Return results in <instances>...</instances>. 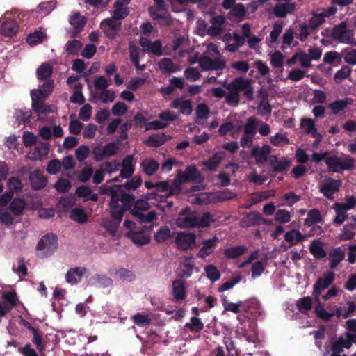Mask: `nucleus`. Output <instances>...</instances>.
<instances>
[{"mask_svg":"<svg viewBox=\"0 0 356 356\" xmlns=\"http://www.w3.org/2000/svg\"><path fill=\"white\" fill-rule=\"evenodd\" d=\"M149 202L144 200H138L134 204V208L131 210V216L138 220L140 223H150L157 218V213L155 211H149Z\"/></svg>","mask_w":356,"mask_h":356,"instance_id":"f257e3e1","label":"nucleus"},{"mask_svg":"<svg viewBox=\"0 0 356 356\" xmlns=\"http://www.w3.org/2000/svg\"><path fill=\"white\" fill-rule=\"evenodd\" d=\"M223 86L229 91H234L237 94L243 92L245 98L251 101L254 98V88L252 85V80L242 76L235 78L229 83L224 84Z\"/></svg>","mask_w":356,"mask_h":356,"instance_id":"f03ea898","label":"nucleus"},{"mask_svg":"<svg viewBox=\"0 0 356 356\" xmlns=\"http://www.w3.org/2000/svg\"><path fill=\"white\" fill-rule=\"evenodd\" d=\"M58 238L56 234L49 233L44 235L37 244V256L40 258L48 257L56 249Z\"/></svg>","mask_w":356,"mask_h":356,"instance_id":"7ed1b4c3","label":"nucleus"},{"mask_svg":"<svg viewBox=\"0 0 356 356\" xmlns=\"http://www.w3.org/2000/svg\"><path fill=\"white\" fill-rule=\"evenodd\" d=\"M330 36L340 43L356 46L354 38L355 32L352 29H347L346 22H341L338 25H335L332 29Z\"/></svg>","mask_w":356,"mask_h":356,"instance_id":"20e7f679","label":"nucleus"},{"mask_svg":"<svg viewBox=\"0 0 356 356\" xmlns=\"http://www.w3.org/2000/svg\"><path fill=\"white\" fill-rule=\"evenodd\" d=\"M325 164L330 170L334 172L351 170L354 166L353 159L350 156H347L343 161H341L337 156H328L325 159Z\"/></svg>","mask_w":356,"mask_h":356,"instance_id":"39448f33","label":"nucleus"},{"mask_svg":"<svg viewBox=\"0 0 356 356\" xmlns=\"http://www.w3.org/2000/svg\"><path fill=\"white\" fill-rule=\"evenodd\" d=\"M273 8V13L276 17L284 18L288 15L294 13L296 8V3L293 0H277Z\"/></svg>","mask_w":356,"mask_h":356,"instance_id":"423d86ee","label":"nucleus"},{"mask_svg":"<svg viewBox=\"0 0 356 356\" xmlns=\"http://www.w3.org/2000/svg\"><path fill=\"white\" fill-rule=\"evenodd\" d=\"M118 188V195L115 197L117 199V204H112L111 208H119L120 206L124 210L131 211L136 202L135 201V196L126 193L124 191H122V186H119Z\"/></svg>","mask_w":356,"mask_h":356,"instance_id":"0eeeda50","label":"nucleus"},{"mask_svg":"<svg viewBox=\"0 0 356 356\" xmlns=\"http://www.w3.org/2000/svg\"><path fill=\"white\" fill-rule=\"evenodd\" d=\"M197 218L193 213L188 207L183 209L179 216L176 220L177 227L183 229H189L197 227Z\"/></svg>","mask_w":356,"mask_h":356,"instance_id":"6e6552de","label":"nucleus"},{"mask_svg":"<svg viewBox=\"0 0 356 356\" xmlns=\"http://www.w3.org/2000/svg\"><path fill=\"white\" fill-rule=\"evenodd\" d=\"M153 225L143 226L141 228L138 227L136 230H129L127 232V237L131 241L139 246L147 245L150 241V237L144 234L145 230H152Z\"/></svg>","mask_w":356,"mask_h":356,"instance_id":"1a4fd4ad","label":"nucleus"},{"mask_svg":"<svg viewBox=\"0 0 356 356\" xmlns=\"http://www.w3.org/2000/svg\"><path fill=\"white\" fill-rule=\"evenodd\" d=\"M118 150L117 145L114 142H111L104 147H94L92 152L96 161H102L106 158L117 154Z\"/></svg>","mask_w":356,"mask_h":356,"instance_id":"9d476101","label":"nucleus"},{"mask_svg":"<svg viewBox=\"0 0 356 356\" xmlns=\"http://www.w3.org/2000/svg\"><path fill=\"white\" fill-rule=\"evenodd\" d=\"M198 63L200 67L204 71L223 70L226 67L224 60L218 58L213 59L207 56H201L198 60Z\"/></svg>","mask_w":356,"mask_h":356,"instance_id":"9b49d317","label":"nucleus"},{"mask_svg":"<svg viewBox=\"0 0 356 356\" xmlns=\"http://www.w3.org/2000/svg\"><path fill=\"white\" fill-rule=\"evenodd\" d=\"M195 238L193 233L178 232L175 242L178 249L185 251L191 248V245L195 243Z\"/></svg>","mask_w":356,"mask_h":356,"instance_id":"f8f14e48","label":"nucleus"},{"mask_svg":"<svg viewBox=\"0 0 356 356\" xmlns=\"http://www.w3.org/2000/svg\"><path fill=\"white\" fill-rule=\"evenodd\" d=\"M341 186V180H336L332 178H328L323 184H321L319 191L327 199L332 200L334 193L339 191Z\"/></svg>","mask_w":356,"mask_h":356,"instance_id":"ddd939ff","label":"nucleus"},{"mask_svg":"<svg viewBox=\"0 0 356 356\" xmlns=\"http://www.w3.org/2000/svg\"><path fill=\"white\" fill-rule=\"evenodd\" d=\"M334 273L333 272H330L325 275L324 277L318 278L316 280L313 287V294L316 297V300H318V298L321 295V292L328 288V286L334 282Z\"/></svg>","mask_w":356,"mask_h":356,"instance_id":"4468645a","label":"nucleus"},{"mask_svg":"<svg viewBox=\"0 0 356 356\" xmlns=\"http://www.w3.org/2000/svg\"><path fill=\"white\" fill-rule=\"evenodd\" d=\"M31 101H32V109L38 115L40 114H47L52 112V110L50 106H47L44 104V101L47 98L43 97L38 96L35 94H31Z\"/></svg>","mask_w":356,"mask_h":356,"instance_id":"2eb2a0df","label":"nucleus"},{"mask_svg":"<svg viewBox=\"0 0 356 356\" xmlns=\"http://www.w3.org/2000/svg\"><path fill=\"white\" fill-rule=\"evenodd\" d=\"M69 22L74 27L71 32V37L74 38L83 30L86 19L79 12H75L70 16Z\"/></svg>","mask_w":356,"mask_h":356,"instance_id":"dca6fc26","label":"nucleus"},{"mask_svg":"<svg viewBox=\"0 0 356 356\" xmlns=\"http://www.w3.org/2000/svg\"><path fill=\"white\" fill-rule=\"evenodd\" d=\"M29 182L31 188L34 190H40L47 185V179L40 170H35L30 173Z\"/></svg>","mask_w":356,"mask_h":356,"instance_id":"f3484780","label":"nucleus"},{"mask_svg":"<svg viewBox=\"0 0 356 356\" xmlns=\"http://www.w3.org/2000/svg\"><path fill=\"white\" fill-rule=\"evenodd\" d=\"M86 272L87 269L85 267L71 268L65 274V280L71 285L76 284L81 280Z\"/></svg>","mask_w":356,"mask_h":356,"instance_id":"a211bd4d","label":"nucleus"},{"mask_svg":"<svg viewBox=\"0 0 356 356\" xmlns=\"http://www.w3.org/2000/svg\"><path fill=\"white\" fill-rule=\"evenodd\" d=\"M218 238L213 236L212 238L204 240L202 241V247L200 248L197 253L199 258L204 259L211 253L213 252L216 246L217 245Z\"/></svg>","mask_w":356,"mask_h":356,"instance_id":"6ab92c4d","label":"nucleus"},{"mask_svg":"<svg viewBox=\"0 0 356 356\" xmlns=\"http://www.w3.org/2000/svg\"><path fill=\"white\" fill-rule=\"evenodd\" d=\"M247 222L246 226H256L260 225L261 224L268 225L270 223V220L264 219L262 218V216L256 211H250L247 213L245 218H243L241 221L243 222Z\"/></svg>","mask_w":356,"mask_h":356,"instance_id":"aec40b11","label":"nucleus"},{"mask_svg":"<svg viewBox=\"0 0 356 356\" xmlns=\"http://www.w3.org/2000/svg\"><path fill=\"white\" fill-rule=\"evenodd\" d=\"M225 157V153L223 152H218L210 156L207 160L202 162V165L206 168L207 170L213 172L218 168L220 163L222 162Z\"/></svg>","mask_w":356,"mask_h":356,"instance_id":"412c9836","label":"nucleus"},{"mask_svg":"<svg viewBox=\"0 0 356 356\" xmlns=\"http://www.w3.org/2000/svg\"><path fill=\"white\" fill-rule=\"evenodd\" d=\"M113 17L118 21L125 19L130 14V8L123 6L121 0H116L113 3Z\"/></svg>","mask_w":356,"mask_h":356,"instance_id":"4be33fe9","label":"nucleus"},{"mask_svg":"<svg viewBox=\"0 0 356 356\" xmlns=\"http://www.w3.org/2000/svg\"><path fill=\"white\" fill-rule=\"evenodd\" d=\"M172 294L177 301L186 298V288L185 283L181 280H175L172 282Z\"/></svg>","mask_w":356,"mask_h":356,"instance_id":"5701e85b","label":"nucleus"},{"mask_svg":"<svg viewBox=\"0 0 356 356\" xmlns=\"http://www.w3.org/2000/svg\"><path fill=\"white\" fill-rule=\"evenodd\" d=\"M88 284L106 288L113 285V280L106 275L96 274L89 279Z\"/></svg>","mask_w":356,"mask_h":356,"instance_id":"b1692460","label":"nucleus"},{"mask_svg":"<svg viewBox=\"0 0 356 356\" xmlns=\"http://www.w3.org/2000/svg\"><path fill=\"white\" fill-rule=\"evenodd\" d=\"M270 150L271 148L269 145H264L261 147H254L251 154L255 158L257 163L259 164L267 161Z\"/></svg>","mask_w":356,"mask_h":356,"instance_id":"393cba45","label":"nucleus"},{"mask_svg":"<svg viewBox=\"0 0 356 356\" xmlns=\"http://www.w3.org/2000/svg\"><path fill=\"white\" fill-rule=\"evenodd\" d=\"M19 30V26L16 20L9 19L2 22L1 26V33L7 37L15 35Z\"/></svg>","mask_w":356,"mask_h":356,"instance_id":"a878e982","label":"nucleus"},{"mask_svg":"<svg viewBox=\"0 0 356 356\" xmlns=\"http://www.w3.org/2000/svg\"><path fill=\"white\" fill-rule=\"evenodd\" d=\"M200 173L195 165L188 166L184 172L177 174V178L184 182L194 181L200 177Z\"/></svg>","mask_w":356,"mask_h":356,"instance_id":"bb28decb","label":"nucleus"},{"mask_svg":"<svg viewBox=\"0 0 356 356\" xmlns=\"http://www.w3.org/2000/svg\"><path fill=\"white\" fill-rule=\"evenodd\" d=\"M54 88V81L53 79L44 80L40 86V88L31 90V94H35L40 97L47 98L52 92Z\"/></svg>","mask_w":356,"mask_h":356,"instance_id":"cd10ccee","label":"nucleus"},{"mask_svg":"<svg viewBox=\"0 0 356 356\" xmlns=\"http://www.w3.org/2000/svg\"><path fill=\"white\" fill-rule=\"evenodd\" d=\"M2 299L3 300V301H1L3 307L8 308L9 312L17 305L18 298L15 291L3 292Z\"/></svg>","mask_w":356,"mask_h":356,"instance_id":"c85d7f7f","label":"nucleus"},{"mask_svg":"<svg viewBox=\"0 0 356 356\" xmlns=\"http://www.w3.org/2000/svg\"><path fill=\"white\" fill-rule=\"evenodd\" d=\"M32 343L35 346L38 352L44 355V350L46 348V343L44 341L43 332L38 328H35L32 332Z\"/></svg>","mask_w":356,"mask_h":356,"instance_id":"c756f323","label":"nucleus"},{"mask_svg":"<svg viewBox=\"0 0 356 356\" xmlns=\"http://www.w3.org/2000/svg\"><path fill=\"white\" fill-rule=\"evenodd\" d=\"M352 222L346 225L339 236L341 241H348L353 239L355 236L356 218L353 217Z\"/></svg>","mask_w":356,"mask_h":356,"instance_id":"7c9ffc66","label":"nucleus"},{"mask_svg":"<svg viewBox=\"0 0 356 356\" xmlns=\"http://www.w3.org/2000/svg\"><path fill=\"white\" fill-rule=\"evenodd\" d=\"M167 140L168 136L164 133L154 134L148 137L145 144L148 147H159L163 145Z\"/></svg>","mask_w":356,"mask_h":356,"instance_id":"2f4dec72","label":"nucleus"},{"mask_svg":"<svg viewBox=\"0 0 356 356\" xmlns=\"http://www.w3.org/2000/svg\"><path fill=\"white\" fill-rule=\"evenodd\" d=\"M353 99L351 98H345L341 100H335L328 104V108L332 110V113L334 115L341 111H344L348 105L353 104Z\"/></svg>","mask_w":356,"mask_h":356,"instance_id":"473e14b6","label":"nucleus"},{"mask_svg":"<svg viewBox=\"0 0 356 356\" xmlns=\"http://www.w3.org/2000/svg\"><path fill=\"white\" fill-rule=\"evenodd\" d=\"M323 222V217L318 209H312L307 213V217L304 220V225L307 227H312L315 224Z\"/></svg>","mask_w":356,"mask_h":356,"instance_id":"72a5a7b5","label":"nucleus"},{"mask_svg":"<svg viewBox=\"0 0 356 356\" xmlns=\"http://www.w3.org/2000/svg\"><path fill=\"white\" fill-rule=\"evenodd\" d=\"M25 200L19 197L14 198L9 205V209L15 216H22L24 210L25 209Z\"/></svg>","mask_w":356,"mask_h":356,"instance_id":"f704fd0d","label":"nucleus"},{"mask_svg":"<svg viewBox=\"0 0 356 356\" xmlns=\"http://www.w3.org/2000/svg\"><path fill=\"white\" fill-rule=\"evenodd\" d=\"M158 66L159 70L165 74L174 73L178 70L177 65L169 58H163L160 60L158 63Z\"/></svg>","mask_w":356,"mask_h":356,"instance_id":"c9c22d12","label":"nucleus"},{"mask_svg":"<svg viewBox=\"0 0 356 356\" xmlns=\"http://www.w3.org/2000/svg\"><path fill=\"white\" fill-rule=\"evenodd\" d=\"M247 250L248 249L245 245H237L226 248L224 254L227 259H234L244 254Z\"/></svg>","mask_w":356,"mask_h":356,"instance_id":"e433bc0d","label":"nucleus"},{"mask_svg":"<svg viewBox=\"0 0 356 356\" xmlns=\"http://www.w3.org/2000/svg\"><path fill=\"white\" fill-rule=\"evenodd\" d=\"M118 185H114L113 187L108 186L106 185H102L99 188V193L102 195H109L111 200L109 202L110 208L112 204H117V199L115 198L118 195V191L119 190Z\"/></svg>","mask_w":356,"mask_h":356,"instance_id":"4c0bfd02","label":"nucleus"},{"mask_svg":"<svg viewBox=\"0 0 356 356\" xmlns=\"http://www.w3.org/2000/svg\"><path fill=\"white\" fill-rule=\"evenodd\" d=\"M144 173L151 176L154 175L159 168V163L154 159H145L140 163Z\"/></svg>","mask_w":356,"mask_h":356,"instance_id":"58836bf2","label":"nucleus"},{"mask_svg":"<svg viewBox=\"0 0 356 356\" xmlns=\"http://www.w3.org/2000/svg\"><path fill=\"white\" fill-rule=\"evenodd\" d=\"M284 239L286 242L291 243L290 247H291L304 241L305 236H303L299 230L292 229L284 234Z\"/></svg>","mask_w":356,"mask_h":356,"instance_id":"ea45409f","label":"nucleus"},{"mask_svg":"<svg viewBox=\"0 0 356 356\" xmlns=\"http://www.w3.org/2000/svg\"><path fill=\"white\" fill-rule=\"evenodd\" d=\"M172 237L170 229L167 225L161 226L154 234V239L158 243H162Z\"/></svg>","mask_w":356,"mask_h":356,"instance_id":"a19ab883","label":"nucleus"},{"mask_svg":"<svg viewBox=\"0 0 356 356\" xmlns=\"http://www.w3.org/2000/svg\"><path fill=\"white\" fill-rule=\"evenodd\" d=\"M246 10L243 4H236L229 12L228 18L233 20L234 18H238V21H242L245 16Z\"/></svg>","mask_w":356,"mask_h":356,"instance_id":"79ce46f5","label":"nucleus"},{"mask_svg":"<svg viewBox=\"0 0 356 356\" xmlns=\"http://www.w3.org/2000/svg\"><path fill=\"white\" fill-rule=\"evenodd\" d=\"M53 72L52 67L48 63H43L37 69V77L40 81L51 79Z\"/></svg>","mask_w":356,"mask_h":356,"instance_id":"37998d69","label":"nucleus"},{"mask_svg":"<svg viewBox=\"0 0 356 356\" xmlns=\"http://www.w3.org/2000/svg\"><path fill=\"white\" fill-rule=\"evenodd\" d=\"M310 253L316 259H323L327 256L325 250L321 245L318 241H314L309 246Z\"/></svg>","mask_w":356,"mask_h":356,"instance_id":"c03bdc74","label":"nucleus"},{"mask_svg":"<svg viewBox=\"0 0 356 356\" xmlns=\"http://www.w3.org/2000/svg\"><path fill=\"white\" fill-rule=\"evenodd\" d=\"M184 183L181 179H178L177 176L176 177L175 179L174 180L172 185H170V188L168 193H166L165 197L161 196V202H163V198H168L172 195H179L181 193L182 188H181V184Z\"/></svg>","mask_w":356,"mask_h":356,"instance_id":"a18cd8bd","label":"nucleus"},{"mask_svg":"<svg viewBox=\"0 0 356 356\" xmlns=\"http://www.w3.org/2000/svg\"><path fill=\"white\" fill-rule=\"evenodd\" d=\"M261 122V121H259L254 117L249 118L244 126V134H245V135H252L254 136L257 132V127Z\"/></svg>","mask_w":356,"mask_h":356,"instance_id":"49530a36","label":"nucleus"},{"mask_svg":"<svg viewBox=\"0 0 356 356\" xmlns=\"http://www.w3.org/2000/svg\"><path fill=\"white\" fill-rule=\"evenodd\" d=\"M71 220L83 224L88 220V216L83 209L74 208L72 209L70 216Z\"/></svg>","mask_w":356,"mask_h":356,"instance_id":"de8ad7c7","label":"nucleus"},{"mask_svg":"<svg viewBox=\"0 0 356 356\" xmlns=\"http://www.w3.org/2000/svg\"><path fill=\"white\" fill-rule=\"evenodd\" d=\"M290 163V161L286 158H283L282 159L279 160L272 168V172H273V175H270L274 176L275 174L277 173L285 174L287 172Z\"/></svg>","mask_w":356,"mask_h":356,"instance_id":"09e8293b","label":"nucleus"},{"mask_svg":"<svg viewBox=\"0 0 356 356\" xmlns=\"http://www.w3.org/2000/svg\"><path fill=\"white\" fill-rule=\"evenodd\" d=\"M121 22H118L113 17L104 19L100 24L101 29H111L112 31H120L121 29Z\"/></svg>","mask_w":356,"mask_h":356,"instance_id":"8fccbe9b","label":"nucleus"},{"mask_svg":"<svg viewBox=\"0 0 356 356\" xmlns=\"http://www.w3.org/2000/svg\"><path fill=\"white\" fill-rule=\"evenodd\" d=\"M204 270L208 279L212 282H215L220 278V272L218 270L216 266L212 264L207 265L204 267Z\"/></svg>","mask_w":356,"mask_h":356,"instance_id":"3c124183","label":"nucleus"},{"mask_svg":"<svg viewBox=\"0 0 356 356\" xmlns=\"http://www.w3.org/2000/svg\"><path fill=\"white\" fill-rule=\"evenodd\" d=\"M142 184V179L140 177H134L131 179L128 180L124 184L118 185L122 186V191H131L136 190Z\"/></svg>","mask_w":356,"mask_h":356,"instance_id":"603ef678","label":"nucleus"},{"mask_svg":"<svg viewBox=\"0 0 356 356\" xmlns=\"http://www.w3.org/2000/svg\"><path fill=\"white\" fill-rule=\"evenodd\" d=\"M185 327L191 332H199L204 328V324L200 318L193 316L191 318L190 322L185 324Z\"/></svg>","mask_w":356,"mask_h":356,"instance_id":"864d4df0","label":"nucleus"},{"mask_svg":"<svg viewBox=\"0 0 356 356\" xmlns=\"http://www.w3.org/2000/svg\"><path fill=\"white\" fill-rule=\"evenodd\" d=\"M82 47L80 40L74 39L68 41L65 44V51L70 55H76Z\"/></svg>","mask_w":356,"mask_h":356,"instance_id":"5fc2aeb1","label":"nucleus"},{"mask_svg":"<svg viewBox=\"0 0 356 356\" xmlns=\"http://www.w3.org/2000/svg\"><path fill=\"white\" fill-rule=\"evenodd\" d=\"M318 301L317 305L315 307V313L316 316L325 321H328L331 319L332 317L334 316V313H329L327 312L324 308L323 305L319 302L318 300H316Z\"/></svg>","mask_w":356,"mask_h":356,"instance_id":"6e6d98bb","label":"nucleus"},{"mask_svg":"<svg viewBox=\"0 0 356 356\" xmlns=\"http://www.w3.org/2000/svg\"><path fill=\"white\" fill-rule=\"evenodd\" d=\"M214 221L215 219L213 215L209 212H204L200 220L197 219V227H208L210 226L211 223Z\"/></svg>","mask_w":356,"mask_h":356,"instance_id":"4d7b16f0","label":"nucleus"},{"mask_svg":"<svg viewBox=\"0 0 356 356\" xmlns=\"http://www.w3.org/2000/svg\"><path fill=\"white\" fill-rule=\"evenodd\" d=\"M120 223L112 219H104L102 223V226L105 228L107 232L112 236H115Z\"/></svg>","mask_w":356,"mask_h":356,"instance_id":"13d9d810","label":"nucleus"},{"mask_svg":"<svg viewBox=\"0 0 356 356\" xmlns=\"http://www.w3.org/2000/svg\"><path fill=\"white\" fill-rule=\"evenodd\" d=\"M131 320L135 325L139 327H144L149 325L151 323V319L148 315H145L141 313H137L131 317Z\"/></svg>","mask_w":356,"mask_h":356,"instance_id":"bf43d9fd","label":"nucleus"},{"mask_svg":"<svg viewBox=\"0 0 356 356\" xmlns=\"http://www.w3.org/2000/svg\"><path fill=\"white\" fill-rule=\"evenodd\" d=\"M297 307L302 313L309 311L312 307V300L309 296L300 298L297 302Z\"/></svg>","mask_w":356,"mask_h":356,"instance_id":"052dcab7","label":"nucleus"},{"mask_svg":"<svg viewBox=\"0 0 356 356\" xmlns=\"http://www.w3.org/2000/svg\"><path fill=\"white\" fill-rule=\"evenodd\" d=\"M7 186L9 191H12L14 193V192H20L23 188V184L18 177H12L8 179Z\"/></svg>","mask_w":356,"mask_h":356,"instance_id":"680f3d73","label":"nucleus"},{"mask_svg":"<svg viewBox=\"0 0 356 356\" xmlns=\"http://www.w3.org/2000/svg\"><path fill=\"white\" fill-rule=\"evenodd\" d=\"M336 217L334 220V224L336 225H341L348 217L346 209H342L337 205V202L334 204Z\"/></svg>","mask_w":356,"mask_h":356,"instance_id":"e2e57ef3","label":"nucleus"},{"mask_svg":"<svg viewBox=\"0 0 356 356\" xmlns=\"http://www.w3.org/2000/svg\"><path fill=\"white\" fill-rule=\"evenodd\" d=\"M45 36V33L42 31H35L33 33H30L26 38V42L31 44L34 45L42 42Z\"/></svg>","mask_w":356,"mask_h":356,"instance_id":"0e129e2a","label":"nucleus"},{"mask_svg":"<svg viewBox=\"0 0 356 356\" xmlns=\"http://www.w3.org/2000/svg\"><path fill=\"white\" fill-rule=\"evenodd\" d=\"M275 220L281 224L289 222L291 220L289 211L286 209H278L275 212Z\"/></svg>","mask_w":356,"mask_h":356,"instance_id":"69168bd1","label":"nucleus"},{"mask_svg":"<svg viewBox=\"0 0 356 356\" xmlns=\"http://www.w3.org/2000/svg\"><path fill=\"white\" fill-rule=\"evenodd\" d=\"M284 56L280 51H275L270 56V64L273 67L280 68L283 67Z\"/></svg>","mask_w":356,"mask_h":356,"instance_id":"338daca9","label":"nucleus"},{"mask_svg":"<svg viewBox=\"0 0 356 356\" xmlns=\"http://www.w3.org/2000/svg\"><path fill=\"white\" fill-rule=\"evenodd\" d=\"M89 152L90 149L88 145H81L75 151L76 158L79 162H83L88 158Z\"/></svg>","mask_w":356,"mask_h":356,"instance_id":"774afa93","label":"nucleus"}]
</instances>
